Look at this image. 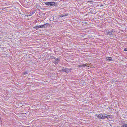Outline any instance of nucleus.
<instances>
[{
    "label": "nucleus",
    "mask_w": 127,
    "mask_h": 127,
    "mask_svg": "<svg viewBox=\"0 0 127 127\" xmlns=\"http://www.w3.org/2000/svg\"><path fill=\"white\" fill-rule=\"evenodd\" d=\"M45 4L46 5H47L48 6H54L55 7H57L58 5L56 3H55L54 2H46Z\"/></svg>",
    "instance_id": "obj_1"
},
{
    "label": "nucleus",
    "mask_w": 127,
    "mask_h": 127,
    "mask_svg": "<svg viewBox=\"0 0 127 127\" xmlns=\"http://www.w3.org/2000/svg\"><path fill=\"white\" fill-rule=\"evenodd\" d=\"M109 116V115L105 116L104 115L99 114L97 115V117L98 118L101 119H103L106 118L108 119L109 118H110V117Z\"/></svg>",
    "instance_id": "obj_2"
},
{
    "label": "nucleus",
    "mask_w": 127,
    "mask_h": 127,
    "mask_svg": "<svg viewBox=\"0 0 127 127\" xmlns=\"http://www.w3.org/2000/svg\"><path fill=\"white\" fill-rule=\"evenodd\" d=\"M115 30L113 29L111 31H107L106 34L107 35H113L115 33Z\"/></svg>",
    "instance_id": "obj_3"
},
{
    "label": "nucleus",
    "mask_w": 127,
    "mask_h": 127,
    "mask_svg": "<svg viewBox=\"0 0 127 127\" xmlns=\"http://www.w3.org/2000/svg\"><path fill=\"white\" fill-rule=\"evenodd\" d=\"M62 71L66 73H67L70 71V70L67 68L63 67Z\"/></svg>",
    "instance_id": "obj_4"
},
{
    "label": "nucleus",
    "mask_w": 127,
    "mask_h": 127,
    "mask_svg": "<svg viewBox=\"0 0 127 127\" xmlns=\"http://www.w3.org/2000/svg\"><path fill=\"white\" fill-rule=\"evenodd\" d=\"M106 60L107 61L110 62L113 61V60L111 57H106Z\"/></svg>",
    "instance_id": "obj_5"
},
{
    "label": "nucleus",
    "mask_w": 127,
    "mask_h": 127,
    "mask_svg": "<svg viewBox=\"0 0 127 127\" xmlns=\"http://www.w3.org/2000/svg\"><path fill=\"white\" fill-rule=\"evenodd\" d=\"M90 64H81L79 65L78 66L79 67H85L86 65H89Z\"/></svg>",
    "instance_id": "obj_6"
},
{
    "label": "nucleus",
    "mask_w": 127,
    "mask_h": 127,
    "mask_svg": "<svg viewBox=\"0 0 127 127\" xmlns=\"http://www.w3.org/2000/svg\"><path fill=\"white\" fill-rule=\"evenodd\" d=\"M48 24H45L43 25H41L40 26V28H46L48 26Z\"/></svg>",
    "instance_id": "obj_7"
},
{
    "label": "nucleus",
    "mask_w": 127,
    "mask_h": 127,
    "mask_svg": "<svg viewBox=\"0 0 127 127\" xmlns=\"http://www.w3.org/2000/svg\"><path fill=\"white\" fill-rule=\"evenodd\" d=\"M59 61L60 60L59 59H57L55 62V63H57L59 62Z\"/></svg>",
    "instance_id": "obj_8"
},
{
    "label": "nucleus",
    "mask_w": 127,
    "mask_h": 127,
    "mask_svg": "<svg viewBox=\"0 0 127 127\" xmlns=\"http://www.w3.org/2000/svg\"><path fill=\"white\" fill-rule=\"evenodd\" d=\"M40 28V25L36 26L33 27L35 29H38Z\"/></svg>",
    "instance_id": "obj_9"
},
{
    "label": "nucleus",
    "mask_w": 127,
    "mask_h": 127,
    "mask_svg": "<svg viewBox=\"0 0 127 127\" xmlns=\"http://www.w3.org/2000/svg\"><path fill=\"white\" fill-rule=\"evenodd\" d=\"M28 72L27 71H25L24 72V73L22 74V75H26V74L28 73Z\"/></svg>",
    "instance_id": "obj_10"
},
{
    "label": "nucleus",
    "mask_w": 127,
    "mask_h": 127,
    "mask_svg": "<svg viewBox=\"0 0 127 127\" xmlns=\"http://www.w3.org/2000/svg\"><path fill=\"white\" fill-rule=\"evenodd\" d=\"M122 127H127V124H124L122 125L121 126Z\"/></svg>",
    "instance_id": "obj_11"
},
{
    "label": "nucleus",
    "mask_w": 127,
    "mask_h": 127,
    "mask_svg": "<svg viewBox=\"0 0 127 127\" xmlns=\"http://www.w3.org/2000/svg\"><path fill=\"white\" fill-rule=\"evenodd\" d=\"M50 58L52 59H55V57H54V56H50Z\"/></svg>",
    "instance_id": "obj_12"
},
{
    "label": "nucleus",
    "mask_w": 127,
    "mask_h": 127,
    "mask_svg": "<svg viewBox=\"0 0 127 127\" xmlns=\"http://www.w3.org/2000/svg\"><path fill=\"white\" fill-rule=\"evenodd\" d=\"M68 15V14H65V15H63L62 16L61 15V16L62 17H64V16H67Z\"/></svg>",
    "instance_id": "obj_13"
},
{
    "label": "nucleus",
    "mask_w": 127,
    "mask_h": 127,
    "mask_svg": "<svg viewBox=\"0 0 127 127\" xmlns=\"http://www.w3.org/2000/svg\"><path fill=\"white\" fill-rule=\"evenodd\" d=\"M124 50L125 51H127V48H125Z\"/></svg>",
    "instance_id": "obj_14"
}]
</instances>
